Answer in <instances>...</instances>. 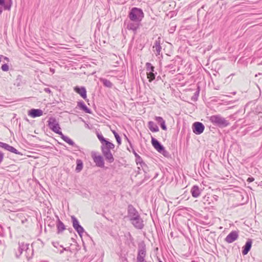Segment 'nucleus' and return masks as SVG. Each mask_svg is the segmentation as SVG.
<instances>
[{"label":"nucleus","mask_w":262,"mask_h":262,"mask_svg":"<svg viewBox=\"0 0 262 262\" xmlns=\"http://www.w3.org/2000/svg\"><path fill=\"white\" fill-rule=\"evenodd\" d=\"M115 148V145L111 142H106L105 144L101 145V150L105 160L109 163L114 161V158L111 151V149Z\"/></svg>","instance_id":"1"},{"label":"nucleus","mask_w":262,"mask_h":262,"mask_svg":"<svg viewBox=\"0 0 262 262\" xmlns=\"http://www.w3.org/2000/svg\"><path fill=\"white\" fill-rule=\"evenodd\" d=\"M209 120L215 126L220 128H224L229 125L228 120L221 115H212L209 117Z\"/></svg>","instance_id":"2"},{"label":"nucleus","mask_w":262,"mask_h":262,"mask_svg":"<svg viewBox=\"0 0 262 262\" xmlns=\"http://www.w3.org/2000/svg\"><path fill=\"white\" fill-rule=\"evenodd\" d=\"M129 19L135 22H140L144 17V14L142 9L134 7L133 8L128 14Z\"/></svg>","instance_id":"3"},{"label":"nucleus","mask_w":262,"mask_h":262,"mask_svg":"<svg viewBox=\"0 0 262 262\" xmlns=\"http://www.w3.org/2000/svg\"><path fill=\"white\" fill-rule=\"evenodd\" d=\"M29 244H28L25 243L24 242H19L17 250L15 251V256L16 258H19L24 252H25V255L27 258H28L27 254L31 251L29 248Z\"/></svg>","instance_id":"4"},{"label":"nucleus","mask_w":262,"mask_h":262,"mask_svg":"<svg viewBox=\"0 0 262 262\" xmlns=\"http://www.w3.org/2000/svg\"><path fill=\"white\" fill-rule=\"evenodd\" d=\"M48 126L51 130H52L56 134H61V132L60 131L61 128L58 122L57 121L55 118H49L48 121Z\"/></svg>","instance_id":"5"},{"label":"nucleus","mask_w":262,"mask_h":262,"mask_svg":"<svg viewBox=\"0 0 262 262\" xmlns=\"http://www.w3.org/2000/svg\"><path fill=\"white\" fill-rule=\"evenodd\" d=\"M146 255V246L144 243L139 245L138 248V254L137 256V262H145V257Z\"/></svg>","instance_id":"6"},{"label":"nucleus","mask_w":262,"mask_h":262,"mask_svg":"<svg viewBox=\"0 0 262 262\" xmlns=\"http://www.w3.org/2000/svg\"><path fill=\"white\" fill-rule=\"evenodd\" d=\"M140 215L137 210L131 204H129L127 206V215L126 217L128 219L129 221L133 220L136 216Z\"/></svg>","instance_id":"7"},{"label":"nucleus","mask_w":262,"mask_h":262,"mask_svg":"<svg viewBox=\"0 0 262 262\" xmlns=\"http://www.w3.org/2000/svg\"><path fill=\"white\" fill-rule=\"evenodd\" d=\"M91 156L97 166L101 168L104 167V160L101 156L97 155V152L95 151H92Z\"/></svg>","instance_id":"8"},{"label":"nucleus","mask_w":262,"mask_h":262,"mask_svg":"<svg viewBox=\"0 0 262 262\" xmlns=\"http://www.w3.org/2000/svg\"><path fill=\"white\" fill-rule=\"evenodd\" d=\"M73 226L75 230L77 232L80 236L84 232L83 228L79 224V222L77 219L74 215L71 216Z\"/></svg>","instance_id":"9"},{"label":"nucleus","mask_w":262,"mask_h":262,"mask_svg":"<svg viewBox=\"0 0 262 262\" xmlns=\"http://www.w3.org/2000/svg\"><path fill=\"white\" fill-rule=\"evenodd\" d=\"M133 226L137 229H142L144 228V224L143 223V220L139 215L136 216L133 220L129 221Z\"/></svg>","instance_id":"10"},{"label":"nucleus","mask_w":262,"mask_h":262,"mask_svg":"<svg viewBox=\"0 0 262 262\" xmlns=\"http://www.w3.org/2000/svg\"><path fill=\"white\" fill-rule=\"evenodd\" d=\"M151 144L153 147L159 152L164 155V152H167L165 150L164 146L154 137H151Z\"/></svg>","instance_id":"11"},{"label":"nucleus","mask_w":262,"mask_h":262,"mask_svg":"<svg viewBox=\"0 0 262 262\" xmlns=\"http://www.w3.org/2000/svg\"><path fill=\"white\" fill-rule=\"evenodd\" d=\"M192 128L194 134L200 135L204 132L205 126L202 123L195 122L193 124Z\"/></svg>","instance_id":"12"},{"label":"nucleus","mask_w":262,"mask_h":262,"mask_svg":"<svg viewBox=\"0 0 262 262\" xmlns=\"http://www.w3.org/2000/svg\"><path fill=\"white\" fill-rule=\"evenodd\" d=\"M155 67H147L146 68L147 76L149 82L155 80L157 75V70H155Z\"/></svg>","instance_id":"13"},{"label":"nucleus","mask_w":262,"mask_h":262,"mask_svg":"<svg viewBox=\"0 0 262 262\" xmlns=\"http://www.w3.org/2000/svg\"><path fill=\"white\" fill-rule=\"evenodd\" d=\"M238 237V232L232 231L225 238V241L227 243L230 244L236 241Z\"/></svg>","instance_id":"14"},{"label":"nucleus","mask_w":262,"mask_h":262,"mask_svg":"<svg viewBox=\"0 0 262 262\" xmlns=\"http://www.w3.org/2000/svg\"><path fill=\"white\" fill-rule=\"evenodd\" d=\"M0 147L1 148L5 149V150L9 151L12 153H14L17 155L20 154V152H19L16 149H15L13 146H10L7 143L2 142L1 141H0Z\"/></svg>","instance_id":"15"},{"label":"nucleus","mask_w":262,"mask_h":262,"mask_svg":"<svg viewBox=\"0 0 262 262\" xmlns=\"http://www.w3.org/2000/svg\"><path fill=\"white\" fill-rule=\"evenodd\" d=\"M43 112L40 109L32 108L28 112V115L32 118L40 117L42 115Z\"/></svg>","instance_id":"16"},{"label":"nucleus","mask_w":262,"mask_h":262,"mask_svg":"<svg viewBox=\"0 0 262 262\" xmlns=\"http://www.w3.org/2000/svg\"><path fill=\"white\" fill-rule=\"evenodd\" d=\"M74 90L77 93L79 94L81 96V97H82L84 99H86V91L84 87L75 86Z\"/></svg>","instance_id":"17"},{"label":"nucleus","mask_w":262,"mask_h":262,"mask_svg":"<svg viewBox=\"0 0 262 262\" xmlns=\"http://www.w3.org/2000/svg\"><path fill=\"white\" fill-rule=\"evenodd\" d=\"M252 240L250 239H249L246 243L245 245L243 247L242 250V254L244 255H245L248 254V253L250 250L251 247H252Z\"/></svg>","instance_id":"18"},{"label":"nucleus","mask_w":262,"mask_h":262,"mask_svg":"<svg viewBox=\"0 0 262 262\" xmlns=\"http://www.w3.org/2000/svg\"><path fill=\"white\" fill-rule=\"evenodd\" d=\"M59 135L60 136L61 138L64 141H65L70 145H72L76 147V148L79 149V147L77 145H76L72 140H71L68 137L64 136L62 132L61 134H60Z\"/></svg>","instance_id":"19"},{"label":"nucleus","mask_w":262,"mask_h":262,"mask_svg":"<svg viewBox=\"0 0 262 262\" xmlns=\"http://www.w3.org/2000/svg\"><path fill=\"white\" fill-rule=\"evenodd\" d=\"M59 135L60 136L61 138L64 141H65L70 145H72L76 147V148L79 149V147L77 145H76L72 140H71L68 137L64 136L62 132L61 134H60Z\"/></svg>","instance_id":"20"},{"label":"nucleus","mask_w":262,"mask_h":262,"mask_svg":"<svg viewBox=\"0 0 262 262\" xmlns=\"http://www.w3.org/2000/svg\"><path fill=\"white\" fill-rule=\"evenodd\" d=\"M59 135L60 136L61 138L64 141H65L70 145H72L76 147V148L79 149V147L77 145H76L72 140H71L68 137L64 136L62 132L61 134H60Z\"/></svg>","instance_id":"21"},{"label":"nucleus","mask_w":262,"mask_h":262,"mask_svg":"<svg viewBox=\"0 0 262 262\" xmlns=\"http://www.w3.org/2000/svg\"><path fill=\"white\" fill-rule=\"evenodd\" d=\"M56 227H57V233L59 234L62 233L65 229L66 226L64 224L59 220V217L57 216V220L56 223Z\"/></svg>","instance_id":"22"},{"label":"nucleus","mask_w":262,"mask_h":262,"mask_svg":"<svg viewBox=\"0 0 262 262\" xmlns=\"http://www.w3.org/2000/svg\"><path fill=\"white\" fill-rule=\"evenodd\" d=\"M191 193L192 196L193 198H198L201 193V190L199 187V186L196 185L193 186L191 189Z\"/></svg>","instance_id":"23"},{"label":"nucleus","mask_w":262,"mask_h":262,"mask_svg":"<svg viewBox=\"0 0 262 262\" xmlns=\"http://www.w3.org/2000/svg\"><path fill=\"white\" fill-rule=\"evenodd\" d=\"M155 120L160 124L162 129L165 130L167 129L165 121L161 117L156 116L155 118Z\"/></svg>","instance_id":"24"},{"label":"nucleus","mask_w":262,"mask_h":262,"mask_svg":"<svg viewBox=\"0 0 262 262\" xmlns=\"http://www.w3.org/2000/svg\"><path fill=\"white\" fill-rule=\"evenodd\" d=\"M12 4V0H0V5L3 6L5 9L9 10Z\"/></svg>","instance_id":"25"},{"label":"nucleus","mask_w":262,"mask_h":262,"mask_svg":"<svg viewBox=\"0 0 262 262\" xmlns=\"http://www.w3.org/2000/svg\"><path fill=\"white\" fill-rule=\"evenodd\" d=\"M77 105L80 107L81 110H83L85 113L89 114L91 113V110L86 106L85 104L82 101L78 102Z\"/></svg>","instance_id":"26"},{"label":"nucleus","mask_w":262,"mask_h":262,"mask_svg":"<svg viewBox=\"0 0 262 262\" xmlns=\"http://www.w3.org/2000/svg\"><path fill=\"white\" fill-rule=\"evenodd\" d=\"M148 127L152 132H158L159 130L157 125L153 121H149L148 123Z\"/></svg>","instance_id":"27"},{"label":"nucleus","mask_w":262,"mask_h":262,"mask_svg":"<svg viewBox=\"0 0 262 262\" xmlns=\"http://www.w3.org/2000/svg\"><path fill=\"white\" fill-rule=\"evenodd\" d=\"M100 81L102 82L103 85L108 88H112L113 83L108 80L104 78H101Z\"/></svg>","instance_id":"28"},{"label":"nucleus","mask_w":262,"mask_h":262,"mask_svg":"<svg viewBox=\"0 0 262 262\" xmlns=\"http://www.w3.org/2000/svg\"><path fill=\"white\" fill-rule=\"evenodd\" d=\"M76 167L75 170L76 172H80L83 168V163L82 161L80 159H77L76 160Z\"/></svg>","instance_id":"29"},{"label":"nucleus","mask_w":262,"mask_h":262,"mask_svg":"<svg viewBox=\"0 0 262 262\" xmlns=\"http://www.w3.org/2000/svg\"><path fill=\"white\" fill-rule=\"evenodd\" d=\"M200 86H198L197 91L194 93L193 95L191 98V100L192 101L195 102L198 100L200 94Z\"/></svg>","instance_id":"30"},{"label":"nucleus","mask_w":262,"mask_h":262,"mask_svg":"<svg viewBox=\"0 0 262 262\" xmlns=\"http://www.w3.org/2000/svg\"><path fill=\"white\" fill-rule=\"evenodd\" d=\"M97 136L98 139L99 140V141H100V142L101 143V145H104V144H105V143L106 142H110V141L106 140L105 139V138H104L103 137V136L102 135V134H101L97 133Z\"/></svg>","instance_id":"31"},{"label":"nucleus","mask_w":262,"mask_h":262,"mask_svg":"<svg viewBox=\"0 0 262 262\" xmlns=\"http://www.w3.org/2000/svg\"><path fill=\"white\" fill-rule=\"evenodd\" d=\"M136 162L137 164H140L142 167L143 166H146L145 163L143 162L142 158L140 156L136 158Z\"/></svg>","instance_id":"32"},{"label":"nucleus","mask_w":262,"mask_h":262,"mask_svg":"<svg viewBox=\"0 0 262 262\" xmlns=\"http://www.w3.org/2000/svg\"><path fill=\"white\" fill-rule=\"evenodd\" d=\"M127 28L129 30H132L134 31H136L139 28V25L132 23L127 26Z\"/></svg>","instance_id":"33"},{"label":"nucleus","mask_w":262,"mask_h":262,"mask_svg":"<svg viewBox=\"0 0 262 262\" xmlns=\"http://www.w3.org/2000/svg\"><path fill=\"white\" fill-rule=\"evenodd\" d=\"M113 133L114 135V136L116 139V141L119 145H120L121 143V139L118 134L115 131H113Z\"/></svg>","instance_id":"34"},{"label":"nucleus","mask_w":262,"mask_h":262,"mask_svg":"<svg viewBox=\"0 0 262 262\" xmlns=\"http://www.w3.org/2000/svg\"><path fill=\"white\" fill-rule=\"evenodd\" d=\"M3 71H8L9 70V67H1Z\"/></svg>","instance_id":"35"},{"label":"nucleus","mask_w":262,"mask_h":262,"mask_svg":"<svg viewBox=\"0 0 262 262\" xmlns=\"http://www.w3.org/2000/svg\"><path fill=\"white\" fill-rule=\"evenodd\" d=\"M45 92L46 93H50L51 92V91L49 88H45L44 90Z\"/></svg>","instance_id":"36"},{"label":"nucleus","mask_w":262,"mask_h":262,"mask_svg":"<svg viewBox=\"0 0 262 262\" xmlns=\"http://www.w3.org/2000/svg\"><path fill=\"white\" fill-rule=\"evenodd\" d=\"M254 180V179L252 177H250V178H249L247 180V181L249 182H251L252 181H253Z\"/></svg>","instance_id":"37"},{"label":"nucleus","mask_w":262,"mask_h":262,"mask_svg":"<svg viewBox=\"0 0 262 262\" xmlns=\"http://www.w3.org/2000/svg\"><path fill=\"white\" fill-rule=\"evenodd\" d=\"M124 136H125V139L127 141V142L129 143L130 145L132 146V143H131L130 140L128 139V138L125 135H124Z\"/></svg>","instance_id":"38"},{"label":"nucleus","mask_w":262,"mask_h":262,"mask_svg":"<svg viewBox=\"0 0 262 262\" xmlns=\"http://www.w3.org/2000/svg\"><path fill=\"white\" fill-rule=\"evenodd\" d=\"M133 153L136 158L139 156V155L134 150H133Z\"/></svg>","instance_id":"39"},{"label":"nucleus","mask_w":262,"mask_h":262,"mask_svg":"<svg viewBox=\"0 0 262 262\" xmlns=\"http://www.w3.org/2000/svg\"><path fill=\"white\" fill-rule=\"evenodd\" d=\"M50 71L52 73V74H53L55 72V70L52 68H50Z\"/></svg>","instance_id":"40"},{"label":"nucleus","mask_w":262,"mask_h":262,"mask_svg":"<svg viewBox=\"0 0 262 262\" xmlns=\"http://www.w3.org/2000/svg\"><path fill=\"white\" fill-rule=\"evenodd\" d=\"M58 244L57 243H53V245L54 247H56L57 246V245H58Z\"/></svg>","instance_id":"41"},{"label":"nucleus","mask_w":262,"mask_h":262,"mask_svg":"<svg viewBox=\"0 0 262 262\" xmlns=\"http://www.w3.org/2000/svg\"><path fill=\"white\" fill-rule=\"evenodd\" d=\"M63 250H67L66 248H64L63 249H62V250H61L60 251V253L61 254L63 252Z\"/></svg>","instance_id":"42"},{"label":"nucleus","mask_w":262,"mask_h":262,"mask_svg":"<svg viewBox=\"0 0 262 262\" xmlns=\"http://www.w3.org/2000/svg\"><path fill=\"white\" fill-rule=\"evenodd\" d=\"M115 73H116V72H115V71H111V72H108V73H110V74H111V73L114 74Z\"/></svg>","instance_id":"43"},{"label":"nucleus","mask_w":262,"mask_h":262,"mask_svg":"<svg viewBox=\"0 0 262 262\" xmlns=\"http://www.w3.org/2000/svg\"><path fill=\"white\" fill-rule=\"evenodd\" d=\"M236 92H233V93H232V94H233V95L236 94Z\"/></svg>","instance_id":"44"},{"label":"nucleus","mask_w":262,"mask_h":262,"mask_svg":"<svg viewBox=\"0 0 262 262\" xmlns=\"http://www.w3.org/2000/svg\"><path fill=\"white\" fill-rule=\"evenodd\" d=\"M4 59L6 60H8V58L7 57H4Z\"/></svg>","instance_id":"45"},{"label":"nucleus","mask_w":262,"mask_h":262,"mask_svg":"<svg viewBox=\"0 0 262 262\" xmlns=\"http://www.w3.org/2000/svg\"><path fill=\"white\" fill-rule=\"evenodd\" d=\"M258 75H262V73H259Z\"/></svg>","instance_id":"46"},{"label":"nucleus","mask_w":262,"mask_h":262,"mask_svg":"<svg viewBox=\"0 0 262 262\" xmlns=\"http://www.w3.org/2000/svg\"><path fill=\"white\" fill-rule=\"evenodd\" d=\"M2 66H6V64H3Z\"/></svg>","instance_id":"47"},{"label":"nucleus","mask_w":262,"mask_h":262,"mask_svg":"<svg viewBox=\"0 0 262 262\" xmlns=\"http://www.w3.org/2000/svg\"><path fill=\"white\" fill-rule=\"evenodd\" d=\"M17 81L19 80V78L16 79Z\"/></svg>","instance_id":"48"},{"label":"nucleus","mask_w":262,"mask_h":262,"mask_svg":"<svg viewBox=\"0 0 262 262\" xmlns=\"http://www.w3.org/2000/svg\"><path fill=\"white\" fill-rule=\"evenodd\" d=\"M125 261H127V259H126V258H125Z\"/></svg>","instance_id":"49"},{"label":"nucleus","mask_w":262,"mask_h":262,"mask_svg":"<svg viewBox=\"0 0 262 262\" xmlns=\"http://www.w3.org/2000/svg\"><path fill=\"white\" fill-rule=\"evenodd\" d=\"M174 67H171V69H172Z\"/></svg>","instance_id":"50"},{"label":"nucleus","mask_w":262,"mask_h":262,"mask_svg":"<svg viewBox=\"0 0 262 262\" xmlns=\"http://www.w3.org/2000/svg\"><path fill=\"white\" fill-rule=\"evenodd\" d=\"M159 262H162V261H160Z\"/></svg>","instance_id":"51"}]
</instances>
